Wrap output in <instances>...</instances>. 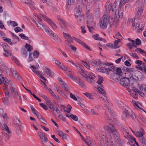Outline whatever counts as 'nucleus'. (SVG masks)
I'll use <instances>...</instances> for the list:
<instances>
[{"label":"nucleus","instance_id":"1","mask_svg":"<svg viewBox=\"0 0 146 146\" xmlns=\"http://www.w3.org/2000/svg\"><path fill=\"white\" fill-rule=\"evenodd\" d=\"M116 70L117 76H118L119 78H121L119 81V83L125 87L128 88L129 85V79L131 78V75L128 77L127 76V75H129L130 73L127 74L125 73L124 75L120 68H117Z\"/></svg>","mask_w":146,"mask_h":146},{"label":"nucleus","instance_id":"2","mask_svg":"<svg viewBox=\"0 0 146 146\" xmlns=\"http://www.w3.org/2000/svg\"><path fill=\"white\" fill-rule=\"evenodd\" d=\"M108 134L110 136L113 135L116 141L119 146L121 145V142L119 138V134L117 130L112 125L110 124L106 127Z\"/></svg>","mask_w":146,"mask_h":146},{"label":"nucleus","instance_id":"3","mask_svg":"<svg viewBox=\"0 0 146 146\" xmlns=\"http://www.w3.org/2000/svg\"><path fill=\"white\" fill-rule=\"evenodd\" d=\"M82 76L86 78V80L88 82L93 84L95 82L94 79L95 78V75L92 73L89 72L88 74L87 72L84 70H82Z\"/></svg>","mask_w":146,"mask_h":146},{"label":"nucleus","instance_id":"4","mask_svg":"<svg viewBox=\"0 0 146 146\" xmlns=\"http://www.w3.org/2000/svg\"><path fill=\"white\" fill-rule=\"evenodd\" d=\"M139 88L140 91H139V90L137 88L134 87L132 88V90L135 92V94H138L143 97H145V94H146V86L144 87L143 85L140 86L139 87Z\"/></svg>","mask_w":146,"mask_h":146},{"label":"nucleus","instance_id":"5","mask_svg":"<svg viewBox=\"0 0 146 146\" xmlns=\"http://www.w3.org/2000/svg\"><path fill=\"white\" fill-rule=\"evenodd\" d=\"M39 67V65L37 64V65L36 66L31 65L30 68H33L32 71L43 80L45 83H48V80L42 76V72L36 70V69H38Z\"/></svg>","mask_w":146,"mask_h":146},{"label":"nucleus","instance_id":"6","mask_svg":"<svg viewBox=\"0 0 146 146\" xmlns=\"http://www.w3.org/2000/svg\"><path fill=\"white\" fill-rule=\"evenodd\" d=\"M110 8H111V5L110 4V2L109 1L108 2H107L106 4V10L103 16V19L106 20V21H109V19H111L110 18V16H109L110 11L109 9Z\"/></svg>","mask_w":146,"mask_h":146},{"label":"nucleus","instance_id":"7","mask_svg":"<svg viewBox=\"0 0 146 146\" xmlns=\"http://www.w3.org/2000/svg\"><path fill=\"white\" fill-rule=\"evenodd\" d=\"M109 1L110 3V4L111 5V8L110 9V10H112V11L113 12H115V14H116V12H117V14L119 12V10H118V8L119 7V8L120 9L121 7L120 6V5L121 4L120 3V4L118 5V3L119 2L118 1H115L113 4V5H112V4L111 2V1L110 0H108L107 2L108 1ZM121 4H122L121 3Z\"/></svg>","mask_w":146,"mask_h":146},{"label":"nucleus","instance_id":"8","mask_svg":"<svg viewBox=\"0 0 146 146\" xmlns=\"http://www.w3.org/2000/svg\"><path fill=\"white\" fill-rule=\"evenodd\" d=\"M97 90L100 93L102 94L103 95H104V97H99V98L101 99L103 101L105 102L107 104L110 103L109 101L108 100V99L107 97L104 94H106V92H105L104 89L100 87H97Z\"/></svg>","mask_w":146,"mask_h":146},{"label":"nucleus","instance_id":"9","mask_svg":"<svg viewBox=\"0 0 146 146\" xmlns=\"http://www.w3.org/2000/svg\"><path fill=\"white\" fill-rule=\"evenodd\" d=\"M103 64V65L102 66L106 67H105L104 68H105L106 71L107 72L110 71H113L115 70L114 67L112 65H110L111 64L108 62H103V64Z\"/></svg>","mask_w":146,"mask_h":146},{"label":"nucleus","instance_id":"10","mask_svg":"<svg viewBox=\"0 0 146 146\" xmlns=\"http://www.w3.org/2000/svg\"><path fill=\"white\" fill-rule=\"evenodd\" d=\"M57 19L60 23L61 24H62L65 27H67L68 26H69L71 28H74V27L72 25L69 23L68 22L64 21L63 19L60 16H57Z\"/></svg>","mask_w":146,"mask_h":146},{"label":"nucleus","instance_id":"11","mask_svg":"<svg viewBox=\"0 0 146 146\" xmlns=\"http://www.w3.org/2000/svg\"><path fill=\"white\" fill-rule=\"evenodd\" d=\"M74 81L76 82V83L81 88H86V85L84 81L80 79L78 77H76Z\"/></svg>","mask_w":146,"mask_h":146},{"label":"nucleus","instance_id":"12","mask_svg":"<svg viewBox=\"0 0 146 146\" xmlns=\"http://www.w3.org/2000/svg\"><path fill=\"white\" fill-rule=\"evenodd\" d=\"M87 19V25H95V23L93 21V17L92 14L90 13L88 16Z\"/></svg>","mask_w":146,"mask_h":146},{"label":"nucleus","instance_id":"13","mask_svg":"<svg viewBox=\"0 0 146 146\" xmlns=\"http://www.w3.org/2000/svg\"><path fill=\"white\" fill-rule=\"evenodd\" d=\"M133 133L136 137H142L145 134L144 130L142 128H140L138 131L133 132Z\"/></svg>","mask_w":146,"mask_h":146},{"label":"nucleus","instance_id":"14","mask_svg":"<svg viewBox=\"0 0 146 146\" xmlns=\"http://www.w3.org/2000/svg\"><path fill=\"white\" fill-rule=\"evenodd\" d=\"M49 35L53 39L56 41L59 42H61L62 41L61 39L59 38L57 35L54 33L53 31L51 35Z\"/></svg>","mask_w":146,"mask_h":146},{"label":"nucleus","instance_id":"15","mask_svg":"<svg viewBox=\"0 0 146 146\" xmlns=\"http://www.w3.org/2000/svg\"><path fill=\"white\" fill-rule=\"evenodd\" d=\"M3 47L4 48V52L3 55L6 57H8L10 55L11 57L13 55L12 54L10 50H7L5 49L6 45L4 44L3 45Z\"/></svg>","mask_w":146,"mask_h":146},{"label":"nucleus","instance_id":"16","mask_svg":"<svg viewBox=\"0 0 146 146\" xmlns=\"http://www.w3.org/2000/svg\"><path fill=\"white\" fill-rule=\"evenodd\" d=\"M38 136L45 143H46L48 139L46 136L44 134L40 132H38Z\"/></svg>","mask_w":146,"mask_h":146},{"label":"nucleus","instance_id":"17","mask_svg":"<svg viewBox=\"0 0 146 146\" xmlns=\"http://www.w3.org/2000/svg\"><path fill=\"white\" fill-rule=\"evenodd\" d=\"M91 64L93 66H97L103 65L102 64H103V62H101L100 61L98 60H92L90 61Z\"/></svg>","mask_w":146,"mask_h":146},{"label":"nucleus","instance_id":"18","mask_svg":"<svg viewBox=\"0 0 146 146\" xmlns=\"http://www.w3.org/2000/svg\"><path fill=\"white\" fill-rule=\"evenodd\" d=\"M119 15H118L117 16H116L115 17H114L113 19L111 18V19H109V22L110 23V25H113L114 24V22L116 23L117 22L119 21Z\"/></svg>","mask_w":146,"mask_h":146},{"label":"nucleus","instance_id":"19","mask_svg":"<svg viewBox=\"0 0 146 146\" xmlns=\"http://www.w3.org/2000/svg\"><path fill=\"white\" fill-rule=\"evenodd\" d=\"M127 46L131 50H132L133 47L136 48V44L135 43V41L132 40L131 42L126 44Z\"/></svg>","mask_w":146,"mask_h":146},{"label":"nucleus","instance_id":"20","mask_svg":"<svg viewBox=\"0 0 146 146\" xmlns=\"http://www.w3.org/2000/svg\"><path fill=\"white\" fill-rule=\"evenodd\" d=\"M122 110L126 114L129 116H131L132 112L131 110L129 108L125 106V107L122 108Z\"/></svg>","mask_w":146,"mask_h":146},{"label":"nucleus","instance_id":"21","mask_svg":"<svg viewBox=\"0 0 146 146\" xmlns=\"http://www.w3.org/2000/svg\"><path fill=\"white\" fill-rule=\"evenodd\" d=\"M57 132L59 136L62 137V139H67L68 135L67 134L64 133L62 131L59 130H57Z\"/></svg>","mask_w":146,"mask_h":146},{"label":"nucleus","instance_id":"22","mask_svg":"<svg viewBox=\"0 0 146 146\" xmlns=\"http://www.w3.org/2000/svg\"><path fill=\"white\" fill-rule=\"evenodd\" d=\"M23 3L31 8L34 7V3L31 0H25Z\"/></svg>","mask_w":146,"mask_h":146},{"label":"nucleus","instance_id":"23","mask_svg":"<svg viewBox=\"0 0 146 146\" xmlns=\"http://www.w3.org/2000/svg\"><path fill=\"white\" fill-rule=\"evenodd\" d=\"M100 25L101 27L104 29H105L107 26L108 21L103 19V21H100Z\"/></svg>","mask_w":146,"mask_h":146},{"label":"nucleus","instance_id":"24","mask_svg":"<svg viewBox=\"0 0 146 146\" xmlns=\"http://www.w3.org/2000/svg\"><path fill=\"white\" fill-rule=\"evenodd\" d=\"M10 70L13 76L15 78L19 79L20 78L19 77L17 72L14 69L12 68H11Z\"/></svg>","mask_w":146,"mask_h":146},{"label":"nucleus","instance_id":"25","mask_svg":"<svg viewBox=\"0 0 146 146\" xmlns=\"http://www.w3.org/2000/svg\"><path fill=\"white\" fill-rule=\"evenodd\" d=\"M42 28L48 35H51L52 31L48 27L45 25H44Z\"/></svg>","mask_w":146,"mask_h":146},{"label":"nucleus","instance_id":"26","mask_svg":"<svg viewBox=\"0 0 146 146\" xmlns=\"http://www.w3.org/2000/svg\"><path fill=\"white\" fill-rule=\"evenodd\" d=\"M120 42L121 40L119 39H118L117 40L114 41L113 44L114 48L116 49L120 47V46L118 45V43Z\"/></svg>","mask_w":146,"mask_h":146},{"label":"nucleus","instance_id":"27","mask_svg":"<svg viewBox=\"0 0 146 146\" xmlns=\"http://www.w3.org/2000/svg\"><path fill=\"white\" fill-rule=\"evenodd\" d=\"M21 53L22 57L24 58H26L28 54L26 50L24 48H22L21 50Z\"/></svg>","mask_w":146,"mask_h":146},{"label":"nucleus","instance_id":"28","mask_svg":"<svg viewBox=\"0 0 146 146\" xmlns=\"http://www.w3.org/2000/svg\"><path fill=\"white\" fill-rule=\"evenodd\" d=\"M67 72H68V76L70 77V78L73 80L74 81V80H75L76 79V77H74L72 73L70 71H69L68 70V71H67Z\"/></svg>","mask_w":146,"mask_h":146},{"label":"nucleus","instance_id":"29","mask_svg":"<svg viewBox=\"0 0 146 146\" xmlns=\"http://www.w3.org/2000/svg\"><path fill=\"white\" fill-rule=\"evenodd\" d=\"M46 102L49 108L52 110L54 111L55 110V109L52 106V103L49 100L47 101Z\"/></svg>","mask_w":146,"mask_h":146},{"label":"nucleus","instance_id":"30","mask_svg":"<svg viewBox=\"0 0 146 146\" xmlns=\"http://www.w3.org/2000/svg\"><path fill=\"white\" fill-rule=\"evenodd\" d=\"M63 88L66 91H69L70 89L67 84L65 82L63 83H60Z\"/></svg>","mask_w":146,"mask_h":146},{"label":"nucleus","instance_id":"31","mask_svg":"<svg viewBox=\"0 0 146 146\" xmlns=\"http://www.w3.org/2000/svg\"><path fill=\"white\" fill-rule=\"evenodd\" d=\"M64 37L66 39H68L70 40H72V39L69 34L63 32V33Z\"/></svg>","mask_w":146,"mask_h":146},{"label":"nucleus","instance_id":"32","mask_svg":"<svg viewBox=\"0 0 146 146\" xmlns=\"http://www.w3.org/2000/svg\"><path fill=\"white\" fill-rule=\"evenodd\" d=\"M35 23L38 29L43 31L42 28L44 25H43L41 23L39 22H38V23H36V22H35Z\"/></svg>","mask_w":146,"mask_h":146},{"label":"nucleus","instance_id":"33","mask_svg":"<svg viewBox=\"0 0 146 146\" xmlns=\"http://www.w3.org/2000/svg\"><path fill=\"white\" fill-rule=\"evenodd\" d=\"M116 103L117 105L120 107H122V108L125 107L126 106L125 104H124L121 102L120 101H117Z\"/></svg>","mask_w":146,"mask_h":146},{"label":"nucleus","instance_id":"34","mask_svg":"<svg viewBox=\"0 0 146 146\" xmlns=\"http://www.w3.org/2000/svg\"><path fill=\"white\" fill-rule=\"evenodd\" d=\"M81 12V8H79L77 9L76 12L75 13V16L77 17H78L80 15Z\"/></svg>","mask_w":146,"mask_h":146},{"label":"nucleus","instance_id":"35","mask_svg":"<svg viewBox=\"0 0 146 146\" xmlns=\"http://www.w3.org/2000/svg\"><path fill=\"white\" fill-rule=\"evenodd\" d=\"M11 91L12 94L15 95L16 96H17L18 95L17 90L15 88H11Z\"/></svg>","mask_w":146,"mask_h":146},{"label":"nucleus","instance_id":"36","mask_svg":"<svg viewBox=\"0 0 146 146\" xmlns=\"http://www.w3.org/2000/svg\"><path fill=\"white\" fill-rule=\"evenodd\" d=\"M139 141L141 143L146 145V140L143 136L139 138Z\"/></svg>","mask_w":146,"mask_h":146},{"label":"nucleus","instance_id":"37","mask_svg":"<svg viewBox=\"0 0 146 146\" xmlns=\"http://www.w3.org/2000/svg\"><path fill=\"white\" fill-rule=\"evenodd\" d=\"M25 47L27 49V50L29 51L30 52L32 50H33L32 46L30 44L26 43L25 45Z\"/></svg>","mask_w":146,"mask_h":146},{"label":"nucleus","instance_id":"38","mask_svg":"<svg viewBox=\"0 0 146 146\" xmlns=\"http://www.w3.org/2000/svg\"><path fill=\"white\" fill-rule=\"evenodd\" d=\"M95 25H87V27L89 29V30L91 33H93L94 31V28L93 26H94Z\"/></svg>","mask_w":146,"mask_h":146},{"label":"nucleus","instance_id":"39","mask_svg":"<svg viewBox=\"0 0 146 146\" xmlns=\"http://www.w3.org/2000/svg\"><path fill=\"white\" fill-rule=\"evenodd\" d=\"M45 72L48 76H52V73L49 68H46L45 69Z\"/></svg>","mask_w":146,"mask_h":146},{"label":"nucleus","instance_id":"40","mask_svg":"<svg viewBox=\"0 0 146 146\" xmlns=\"http://www.w3.org/2000/svg\"><path fill=\"white\" fill-rule=\"evenodd\" d=\"M100 12V7L98 6L96 7L95 8V13L96 15H99Z\"/></svg>","mask_w":146,"mask_h":146},{"label":"nucleus","instance_id":"41","mask_svg":"<svg viewBox=\"0 0 146 146\" xmlns=\"http://www.w3.org/2000/svg\"><path fill=\"white\" fill-rule=\"evenodd\" d=\"M3 39L4 40L8 42L10 45H13V44L11 41V40L9 38L3 37Z\"/></svg>","mask_w":146,"mask_h":146},{"label":"nucleus","instance_id":"42","mask_svg":"<svg viewBox=\"0 0 146 146\" xmlns=\"http://www.w3.org/2000/svg\"><path fill=\"white\" fill-rule=\"evenodd\" d=\"M2 100L3 103L6 106L9 105V100L8 99L6 98H3Z\"/></svg>","mask_w":146,"mask_h":146},{"label":"nucleus","instance_id":"43","mask_svg":"<svg viewBox=\"0 0 146 146\" xmlns=\"http://www.w3.org/2000/svg\"><path fill=\"white\" fill-rule=\"evenodd\" d=\"M74 66L77 68L78 70H80V72L81 73H82V70H84L83 69V68H82L83 67V66L82 65H80L79 64H76Z\"/></svg>","mask_w":146,"mask_h":146},{"label":"nucleus","instance_id":"44","mask_svg":"<svg viewBox=\"0 0 146 146\" xmlns=\"http://www.w3.org/2000/svg\"><path fill=\"white\" fill-rule=\"evenodd\" d=\"M104 106L105 108H106V109H107V110L108 111V112L111 114L112 113H113V111L110 109V108H109L106 104H104Z\"/></svg>","mask_w":146,"mask_h":146},{"label":"nucleus","instance_id":"45","mask_svg":"<svg viewBox=\"0 0 146 146\" xmlns=\"http://www.w3.org/2000/svg\"><path fill=\"white\" fill-rule=\"evenodd\" d=\"M98 79L97 81V83L99 84H100L102 83L103 82V78L101 77L100 76H98Z\"/></svg>","mask_w":146,"mask_h":146},{"label":"nucleus","instance_id":"46","mask_svg":"<svg viewBox=\"0 0 146 146\" xmlns=\"http://www.w3.org/2000/svg\"><path fill=\"white\" fill-rule=\"evenodd\" d=\"M135 43L136 44V47L137 46H139L141 44V40L139 38H137L135 41Z\"/></svg>","mask_w":146,"mask_h":146},{"label":"nucleus","instance_id":"47","mask_svg":"<svg viewBox=\"0 0 146 146\" xmlns=\"http://www.w3.org/2000/svg\"><path fill=\"white\" fill-rule=\"evenodd\" d=\"M91 113L93 115H99V113L95 110L92 109L90 111Z\"/></svg>","mask_w":146,"mask_h":146},{"label":"nucleus","instance_id":"48","mask_svg":"<svg viewBox=\"0 0 146 146\" xmlns=\"http://www.w3.org/2000/svg\"><path fill=\"white\" fill-rule=\"evenodd\" d=\"M12 60L15 62V63L17 65H19V63L17 59L13 55L11 57Z\"/></svg>","mask_w":146,"mask_h":146},{"label":"nucleus","instance_id":"49","mask_svg":"<svg viewBox=\"0 0 146 146\" xmlns=\"http://www.w3.org/2000/svg\"><path fill=\"white\" fill-rule=\"evenodd\" d=\"M12 60L15 62V63L17 65H19V63L17 59L13 55L11 57Z\"/></svg>","mask_w":146,"mask_h":146},{"label":"nucleus","instance_id":"50","mask_svg":"<svg viewBox=\"0 0 146 146\" xmlns=\"http://www.w3.org/2000/svg\"><path fill=\"white\" fill-rule=\"evenodd\" d=\"M82 64L88 69H89L90 68V66L86 62L84 61H82Z\"/></svg>","mask_w":146,"mask_h":146},{"label":"nucleus","instance_id":"51","mask_svg":"<svg viewBox=\"0 0 146 146\" xmlns=\"http://www.w3.org/2000/svg\"><path fill=\"white\" fill-rule=\"evenodd\" d=\"M10 25L14 27L17 26L18 25V23L15 21H10Z\"/></svg>","mask_w":146,"mask_h":146},{"label":"nucleus","instance_id":"52","mask_svg":"<svg viewBox=\"0 0 146 146\" xmlns=\"http://www.w3.org/2000/svg\"><path fill=\"white\" fill-rule=\"evenodd\" d=\"M19 36L23 39L28 40L29 39L28 37L25 36V35L23 33H21L19 35Z\"/></svg>","mask_w":146,"mask_h":146},{"label":"nucleus","instance_id":"53","mask_svg":"<svg viewBox=\"0 0 146 146\" xmlns=\"http://www.w3.org/2000/svg\"><path fill=\"white\" fill-rule=\"evenodd\" d=\"M70 116L74 121H78V118L76 115L71 114L70 115Z\"/></svg>","mask_w":146,"mask_h":146},{"label":"nucleus","instance_id":"54","mask_svg":"<svg viewBox=\"0 0 146 146\" xmlns=\"http://www.w3.org/2000/svg\"><path fill=\"white\" fill-rule=\"evenodd\" d=\"M83 94L90 99H92L93 98L92 95L89 93L85 92V93H83Z\"/></svg>","mask_w":146,"mask_h":146},{"label":"nucleus","instance_id":"55","mask_svg":"<svg viewBox=\"0 0 146 146\" xmlns=\"http://www.w3.org/2000/svg\"><path fill=\"white\" fill-rule=\"evenodd\" d=\"M131 140H129V142H131H131L132 143H135L137 146H139L138 143L136 141L135 138L132 137L131 138Z\"/></svg>","mask_w":146,"mask_h":146},{"label":"nucleus","instance_id":"56","mask_svg":"<svg viewBox=\"0 0 146 146\" xmlns=\"http://www.w3.org/2000/svg\"><path fill=\"white\" fill-rule=\"evenodd\" d=\"M109 141L111 143V145H110V144H107L106 145V146H116V145L115 143H114L113 142L112 140L111 139H110L109 140Z\"/></svg>","mask_w":146,"mask_h":146},{"label":"nucleus","instance_id":"57","mask_svg":"<svg viewBox=\"0 0 146 146\" xmlns=\"http://www.w3.org/2000/svg\"><path fill=\"white\" fill-rule=\"evenodd\" d=\"M42 18L45 21H48L50 20V19L45 15L42 14L41 15Z\"/></svg>","mask_w":146,"mask_h":146},{"label":"nucleus","instance_id":"58","mask_svg":"<svg viewBox=\"0 0 146 146\" xmlns=\"http://www.w3.org/2000/svg\"><path fill=\"white\" fill-rule=\"evenodd\" d=\"M39 54V52L37 50H36L33 53V55L35 58H37Z\"/></svg>","mask_w":146,"mask_h":146},{"label":"nucleus","instance_id":"59","mask_svg":"<svg viewBox=\"0 0 146 146\" xmlns=\"http://www.w3.org/2000/svg\"><path fill=\"white\" fill-rule=\"evenodd\" d=\"M15 32L17 33L19 32H22L23 30L20 27H17L15 28Z\"/></svg>","mask_w":146,"mask_h":146},{"label":"nucleus","instance_id":"60","mask_svg":"<svg viewBox=\"0 0 146 146\" xmlns=\"http://www.w3.org/2000/svg\"><path fill=\"white\" fill-rule=\"evenodd\" d=\"M143 9V8L142 6H138V7L137 12L140 13H141L142 14V12Z\"/></svg>","mask_w":146,"mask_h":146},{"label":"nucleus","instance_id":"61","mask_svg":"<svg viewBox=\"0 0 146 146\" xmlns=\"http://www.w3.org/2000/svg\"><path fill=\"white\" fill-rule=\"evenodd\" d=\"M60 68L63 70H64L66 71H68V68L66 66L63 65V64H62V65L61 66Z\"/></svg>","mask_w":146,"mask_h":146},{"label":"nucleus","instance_id":"62","mask_svg":"<svg viewBox=\"0 0 146 146\" xmlns=\"http://www.w3.org/2000/svg\"><path fill=\"white\" fill-rule=\"evenodd\" d=\"M55 63L58 66L59 68H60L63 64H61V63L58 60H55Z\"/></svg>","mask_w":146,"mask_h":146},{"label":"nucleus","instance_id":"63","mask_svg":"<svg viewBox=\"0 0 146 146\" xmlns=\"http://www.w3.org/2000/svg\"><path fill=\"white\" fill-rule=\"evenodd\" d=\"M132 27L133 28V29H135L138 27V24L137 23H135L133 20H132Z\"/></svg>","mask_w":146,"mask_h":146},{"label":"nucleus","instance_id":"64","mask_svg":"<svg viewBox=\"0 0 146 146\" xmlns=\"http://www.w3.org/2000/svg\"><path fill=\"white\" fill-rule=\"evenodd\" d=\"M39 104L45 110H47L48 109L47 106L43 103H40Z\"/></svg>","mask_w":146,"mask_h":146}]
</instances>
